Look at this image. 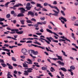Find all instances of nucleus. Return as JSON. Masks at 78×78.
Segmentation results:
<instances>
[{
    "label": "nucleus",
    "mask_w": 78,
    "mask_h": 78,
    "mask_svg": "<svg viewBox=\"0 0 78 78\" xmlns=\"http://www.w3.org/2000/svg\"><path fill=\"white\" fill-rule=\"evenodd\" d=\"M53 11L55 13L53 14L52 13H50L49 15H53L54 16H56V17H58V14H59V12L56 11L54 10H53Z\"/></svg>",
    "instance_id": "nucleus-3"
},
{
    "label": "nucleus",
    "mask_w": 78,
    "mask_h": 78,
    "mask_svg": "<svg viewBox=\"0 0 78 78\" xmlns=\"http://www.w3.org/2000/svg\"><path fill=\"white\" fill-rule=\"evenodd\" d=\"M61 13L63 15V16H66V14H65V13H64V11L62 10H61Z\"/></svg>",
    "instance_id": "nucleus-39"
},
{
    "label": "nucleus",
    "mask_w": 78,
    "mask_h": 78,
    "mask_svg": "<svg viewBox=\"0 0 78 78\" xmlns=\"http://www.w3.org/2000/svg\"><path fill=\"white\" fill-rule=\"evenodd\" d=\"M24 72V73H23V75H25V76L28 75L29 73H29L28 72V71L27 70H25Z\"/></svg>",
    "instance_id": "nucleus-14"
},
{
    "label": "nucleus",
    "mask_w": 78,
    "mask_h": 78,
    "mask_svg": "<svg viewBox=\"0 0 78 78\" xmlns=\"http://www.w3.org/2000/svg\"><path fill=\"white\" fill-rule=\"evenodd\" d=\"M45 19V17H41L40 18V19L41 20H44Z\"/></svg>",
    "instance_id": "nucleus-45"
},
{
    "label": "nucleus",
    "mask_w": 78,
    "mask_h": 78,
    "mask_svg": "<svg viewBox=\"0 0 78 78\" xmlns=\"http://www.w3.org/2000/svg\"><path fill=\"white\" fill-rule=\"evenodd\" d=\"M11 73L10 72H8V73L7 74V78H11V77H13V76H12Z\"/></svg>",
    "instance_id": "nucleus-8"
},
{
    "label": "nucleus",
    "mask_w": 78,
    "mask_h": 78,
    "mask_svg": "<svg viewBox=\"0 0 78 78\" xmlns=\"http://www.w3.org/2000/svg\"><path fill=\"white\" fill-rule=\"evenodd\" d=\"M20 58H22V59H24V58H25V57L24 55L21 56H20Z\"/></svg>",
    "instance_id": "nucleus-61"
},
{
    "label": "nucleus",
    "mask_w": 78,
    "mask_h": 78,
    "mask_svg": "<svg viewBox=\"0 0 78 78\" xmlns=\"http://www.w3.org/2000/svg\"><path fill=\"white\" fill-rule=\"evenodd\" d=\"M70 69L72 70H75V68L74 66H70Z\"/></svg>",
    "instance_id": "nucleus-24"
},
{
    "label": "nucleus",
    "mask_w": 78,
    "mask_h": 78,
    "mask_svg": "<svg viewBox=\"0 0 78 78\" xmlns=\"http://www.w3.org/2000/svg\"><path fill=\"white\" fill-rule=\"evenodd\" d=\"M16 0H12V1H10V2H11V3H14L16 2Z\"/></svg>",
    "instance_id": "nucleus-49"
},
{
    "label": "nucleus",
    "mask_w": 78,
    "mask_h": 78,
    "mask_svg": "<svg viewBox=\"0 0 78 78\" xmlns=\"http://www.w3.org/2000/svg\"><path fill=\"white\" fill-rule=\"evenodd\" d=\"M31 45H32L33 46H34V47H38V48H41V46H37L36 45L32 44Z\"/></svg>",
    "instance_id": "nucleus-27"
},
{
    "label": "nucleus",
    "mask_w": 78,
    "mask_h": 78,
    "mask_svg": "<svg viewBox=\"0 0 78 78\" xmlns=\"http://www.w3.org/2000/svg\"><path fill=\"white\" fill-rule=\"evenodd\" d=\"M40 39H42V40H43V41H45V42H47V44H50L49 41H48L47 40H45V39L44 38H40Z\"/></svg>",
    "instance_id": "nucleus-15"
},
{
    "label": "nucleus",
    "mask_w": 78,
    "mask_h": 78,
    "mask_svg": "<svg viewBox=\"0 0 78 78\" xmlns=\"http://www.w3.org/2000/svg\"><path fill=\"white\" fill-rule=\"evenodd\" d=\"M5 20V19L4 18H0V21L1 22H2V21H4Z\"/></svg>",
    "instance_id": "nucleus-50"
},
{
    "label": "nucleus",
    "mask_w": 78,
    "mask_h": 78,
    "mask_svg": "<svg viewBox=\"0 0 78 78\" xmlns=\"http://www.w3.org/2000/svg\"><path fill=\"white\" fill-rule=\"evenodd\" d=\"M7 65L9 67V69H13V67H12V66H11V65L9 64V63H7Z\"/></svg>",
    "instance_id": "nucleus-11"
},
{
    "label": "nucleus",
    "mask_w": 78,
    "mask_h": 78,
    "mask_svg": "<svg viewBox=\"0 0 78 78\" xmlns=\"http://www.w3.org/2000/svg\"><path fill=\"white\" fill-rule=\"evenodd\" d=\"M37 7H40L41 8H43L42 6H41V5L40 4H37Z\"/></svg>",
    "instance_id": "nucleus-20"
},
{
    "label": "nucleus",
    "mask_w": 78,
    "mask_h": 78,
    "mask_svg": "<svg viewBox=\"0 0 78 78\" xmlns=\"http://www.w3.org/2000/svg\"><path fill=\"white\" fill-rule=\"evenodd\" d=\"M46 30L48 32H49V33H51V34H53L54 35H55V36H58V37H59V35H58L55 32H53L52 31H51L50 30L47 29H46Z\"/></svg>",
    "instance_id": "nucleus-4"
},
{
    "label": "nucleus",
    "mask_w": 78,
    "mask_h": 78,
    "mask_svg": "<svg viewBox=\"0 0 78 78\" xmlns=\"http://www.w3.org/2000/svg\"><path fill=\"white\" fill-rule=\"evenodd\" d=\"M53 4V5H56L57 4V2H56V1H54Z\"/></svg>",
    "instance_id": "nucleus-56"
},
{
    "label": "nucleus",
    "mask_w": 78,
    "mask_h": 78,
    "mask_svg": "<svg viewBox=\"0 0 78 78\" xmlns=\"http://www.w3.org/2000/svg\"><path fill=\"white\" fill-rule=\"evenodd\" d=\"M34 43L35 44H37L38 45H41V44L39 42H37V41H35L34 42Z\"/></svg>",
    "instance_id": "nucleus-33"
},
{
    "label": "nucleus",
    "mask_w": 78,
    "mask_h": 78,
    "mask_svg": "<svg viewBox=\"0 0 78 78\" xmlns=\"http://www.w3.org/2000/svg\"><path fill=\"white\" fill-rule=\"evenodd\" d=\"M37 51H33V55H37Z\"/></svg>",
    "instance_id": "nucleus-34"
},
{
    "label": "nucleus",
    "mask_w": 78,
    "mask_h": 78,
    "mask_svg": "<svg viewBox=\"0 0 78 78\" xmlns=\"http://www.w3.org/2000/svg\"><path fill=\"white\" fill-rule=\"evenodd\" d=\"M72 45H73L76 48H77L78 49V46H76V45L75 44L73 43L72 44Z\"/></svg>",
    "instance_id": "nucleus-36"
},
{
    "label": "nucleus",
    "mask_w": 78,
    "mask_h": 78,
    "mask_svg": "<svg viewBox=\"0 0 78 78\" xmlns=\"http://www.w3.org/2000/svg\"><path fill=\"white\" fill-rule=\"evenodd\" d=\"M61 51L62 53L63 56H66V57H67V55H66V52L65 51H63V50H62Z\"/></svg>",
    "instance_id": "nucleus-18"
},
{
    "label": "nucleus",
    "mask_w": 78,
    "mask_h": 78,
    "mask_svg": "<svg viewBox=\"0 0 78 78\" xmlns=\"http://www.w3.org/2000/svg\"><path fill=\"white\" fill-rule=\"evenodd\" d=\"M46 39H47V40H48V41L50 42H51V41L50 40V37H46Z\"/></svg>",
    "instance_id": "nucleus-41"
},
{
    "label": "nucleus",
    "mask_w": 78,
    "mask_h": 78,
    "mask_svg": "<svg viewBox=\"0 0 78 78\" xmlns=\"http://www.w3.org/2000/svg\"><path fill=\"white\" fill-rule=\"evenodd\" d=\"M2 50H3V51H7V52H9L10 51V50L8 49H2Z\"/></svg>",
    "instance_id": "nucleus-26"
},
{
    "label": "nucleus",
    "mask_w": 78,
    "mask_h": 78,
    "mask_svg": "<svg viewBox=\"0 0 78 78\" xmlns=\"http://www.w3.org/2000/svg\"><path fill=\"white\" fill-rule=\"evenodd\" d=\"M28 15H31L32 17H34V13L31 11H29L28 12Z\"/></svg>",
    "instance_id": "nucleus-7"
},
{
    "label": "nucleus",
    "mask_w": 78,
    "mask_h": 78,
    "mask_svg": "<svg viewBox=\"0 0 78 78\" xmlns=\"http://www.w3.org/2000/svg\"><path fill=\"white\" fill-rule=\"evenodd\" d=\"M48 5L51 8H55V9H56V10L58 11V12H59V10L58 8V7L56 6H53L51 5V4H48Z\"/></svg>",
    "instance_id": "nucleus-5"
},
{
    "label": "nucleus",
    "mask_w": 78,
    "mask_h": 78,
    "mask_svg": "<svg viewBox=\"0 0 78 78\" xmlns=\"http://www.w3.org/2000/svg\"><path fill=\"white\" fill-rule=\"evenodd\" d=\"M77 18L75 16H73L71 17V20L72 21H75V20H76Z\"/></svg>",
    "instance_id": "nucleus-13"
},
{
    "label": "nucleus",
    "mask_w": 78,
    "mask_h": 78,
    "mask_svg": "<svg viewBox=\"0 0 78 78\" xmlns=\"http://www.w3.org/2000/svg\"><path fill=\"white\" fill-rule=\"evenodd\" d=\"M34 64H35V66H37V67H40V66L38 65V63H37L34 62Z\"/></svg>",
    "instance_id": "nucleus-32"
},
{
    "label": "nucleus",
    "mask_w": 78,
    "mask_h": 78,
    "mask_svg": "<svg viewBox=\"0 0 78 78\" xmlns=\"http://www.w3.org/2000/svg\"><path fill=\"white\" fill-rule=\"evenodd\" d=\"M12 61H15V62L17 61L16 59L14 57H12Z\"/></svg>",
    "instance_id": "nucleus-35"
},
{
    "label": "nucleus",
    "mask_w": 78,
    "mask_h": 78,
    "mask_svg": "<svg viewBox=\"0 0 78 78\" xmlns=\"http://www.w3.org/2000/svg\"><path fill=\"white\" fill-rule=\"evenodd\" d=\"M19 9L20 10L21 13L18 14L17 16V17H23L24 16V15L22 13H24L25 11H27V10H25V9L23 8H20Z\"/></svg>",
    "instance_id": "nucleus-1"
},
{
    "label": "nucleus",
    "mask_w": 78,
    "mask_h": 78,
    "mask_svg": "<svg viewBox=\"0 0 78 78\" xmlns=\"http://www.w3.org/2000/svg\"><path fill=\"white\" fill-rule=\"evenodd\" d=\"M26 43H28V44H32V41H27L26 42Z\"/></svg>",
    "instance_id": "nucleus-43"
},
{
    "label": "nucleus",
    "mask_w": 78,
    "mask_h": 78,
    "mask_svg": "<svg viewBox=\"0 0 78 78\" xmlns=\"http://www.w3.org/2000/svg\"><path fill=\"white\" fill-rule=\"evenodd\" d=\"M8 52V53H6L7 54V55H8V56H11V52H10V51Z\"/></svg>",
    "instance_id": "nucleus-47"
},
{
    "label": "nucleus",
    "mask_w": 78,
    "mask_h": 78,
    "mask_svg": "<svg viewBox=\"0 0 78 78\" xmlns=\"http://www.w3.org/2000/svg\"><path fill=\"white\" fill-rule=\"evenodd\" d=\"M59 41L60 42H66V40L63 39H60Z\"/></svg>",
    "instance_id": "nucleus-38"
},
{
    "label": "nucleus",
    "mask_w": 78,
    "mask_h": 78,
    "mask_svg": "<svg viewBox=\"0 0 78 78\" xmlns=\"http://www.w3.org/2000/svg\"><path fill=\"white\" fill-rule=\"evenodd\" d=\"M29 53L30 54V56H31V55H32V54H33V50H29Z\"/></svg>",
    "instance_id": "nucleus-17"
},
{
    "label": "nucleus",
    "mask_w": 78,
    "mask_h": 78,
    "mask_svg": "<svg viewBox=\"0 0 78 78\" xmlns=\"http://www.w3.org/2000/svg\"><path fill=\"white\" fill-rule=\"evenodd\" d=\"M4 46H5V47H9V44H4Z\"/></svg>",
    "instance_id": "nucleus-58"
},
{
    "label": "nucleus",
    "mask_w": 78,
    "mask_h": 78,
    "mask_svg": "<svg viewBox=\"0 0 78 78\" xmlns=\"http://www.w3.org/2000/svg\"><path fill=\"white\" fill-rule=\"evenodd\" d=\"M62 20H64V21L65 22H67V20H66V18H64L63 17V18H62Z\"/></svg>",
    "instance_id": "nucleus-48"
},
{
    "label": "nucleus",
    "mask_w": 78,
    "mask_h": 78,
    "mask_svg": "<svg viewBox=\"0 0 78 78\" xmlns=\"http://www.w3.org/2000/svg\"><path fill=\"white\" fill-rule=\"evenodd\" d=\"M47 23V21H44V22H42V24H44V25H45Z\"/></svg>",
    "instance_id": "nucleus-63"
},
{
    "label": "nucleus",
    "mask_w": 78,
    "mask_h": 78,
    "mask_svg": "<svg viewBox=\"0 0 78 78\" xmlns=\"http://www.w3.org/2000/svg\"><path fill=\"white\" fill-rule=\"evenodd\" d=\"M60 69L64 72H66V71H67V69H66L64 68H61Z\"/></svg>",
    "instance_id": "nucleus-23"
},
{
    "label": "nucleus",
    "mask_w": 78,
    "mask_h": 78,
    "mask_svg": "<svg viewBox=\"0 0 78 78\" xmlns=\"http://www.w3.org/2000/svg\"><path fill=\"white\" fill-rule=\"evenodd\" d=\"M31 21H34V22H36V20L34 18H32L31 19Z\"/></svg>",
    "instance_id": "nucleus-46"
},
{
    "label": "nucleus",
    "mask_w": 78,
    "mask_h": 78,
    "mask_svg": "<svg viewBox=\"0 0 78 78\" xmlns=\"http://www.w3.org/2000/svg\"><path fill=\"white\" fill-rule=\"evenodd\" d=\"M40 31L41 32V33H43L44 32V30L43 29H41L40 30Z\"/></svg>",
    "instance_id": "nucleus-52"
},
{
    "label": "nucleus",
    "mask_w": 78,
    "mask_h": 78,
    "mask_svg": "<svg viewBox=\"0 0 78 78\" xmlns=\"http://www.w3.org/2000/svg\"><path fill=\"white\" fill-rule=\"evenodd\" d=\"M26 8L27 10H30V9L31 8V7L27 6L26 7Z\"/></svg>",
    "instance_id": "nucleus-29"
},
{
    "label": "nucleus",
    "mask_w": 78,
    "mask_h": 78,
    "mask_svg": "<svg viewBox=\"0 0 78 78\" xmlns=\"http://www.w3.org/2000/svg\"><path fill=\"white\" fill-rule=\"evenodd\" d=\"M27 23H33V22H32L30 20H27L26 21Z\"/></svg>",
    "instance_id": "nucleus-30"
},
{
    "label": "nucleus",
    "mask_w": 78,
    "mask_h": 78,
    "mask_svg": "<svg viewBox=\"0 0 78 78\" xmlns=\"http://www.w3.org/2000/svg\"><path fill=\"white\" fill-rule=\"evenodd\" d=\"M46 67H42V70H47V66H46Z\"/></svg>",
    "instance_id": "nucleus-21"
},
{
    "label": "nucleus",
    "mask_w": 78,
    "mask_h": 78,
    "mask_svg": "<svg viewBox=\"0 0 78 78\" xmlns=\"http://www.w3.org/2000/svg\"><path fill=\"white\" fill-rule=\"evenodd\" d=\"M72 50H74V51H77V50L76 48H72Z\"/></svg>",
    "instance_id": "nucleus-55"
},
{
    "label": "nucleus",
    "mask_w": 78,
    "mask_h": 78,
    "mask_svg": "<svg viewBox=\"0 0 78 78\" xmlns=\"http://www.w3.org/2000/svg\"><path fill=\"white\" fill-rule=\"evenodd\" d=\"M42 11H47V10L46 9H45L44 8H43L42 9Z\"/></svg>",
    "instance_id": "nucleus-59"
},
{
    "label": "nucleus",
    "mask_w": 78,
    "mask_h": 78,
    "mask_svg": "<svg viewBox=\"0 0 78 78\" xmlns=\"http://www.w3.org/2000/svg\"><path fill=\"white\" fill-rule=\"evenodd\" d=\"M50 71L52 72H53L54 71H55V70L53 67H51V69H50Z\"/></svg>",
    "instance_id": "nucleus-25"
},
{
    "label": "nucleus",
    "mask_w": 78,
    "mask_h": 78,
    "mask_svg": "<svg viewBox=\"0 0 78 78\" xmlns=\"http://www.w3.org/2000/svg\"><path fill=\"white\" fill-rule=\"evenodd\" d=\"M13 7L14 8H16V7H19V5H18V4H17L16 5H14Z\"/></svg>",
    "instance_id": "nucleus-64"
},
{
    "label": "nucleus",
    "mask_w": 78,
    "mask_h": 78,
    "mask_svg": "<svg viewBox=\"0 0 78 78\" xmlns=\"http://www.w3.org/2000/svg\"><path fill=\"white\" fill-rule=\"evenodd\" d=\"M10 17H11V15L9 14H7L6 16V18H7V19H9V18H10Z\"/></svg>",
    "instance_id": "nucleus-31"
},
{
    "label": "nucleus",
    "mask_w": 78,
    "mask_h": 78,
    "mask_svg": "<svg viewBox=\"0 0 78 78\" xmlns=\"http://www.w3.org/2000/svg\"><path fill=\"white\" fill-rule=\"evenodd\" d=\"M30 3L31 4H32V5H35V4H36V3L33 1L30 2Z\"/></svg>",
    "instance_id": "nucleus-51"
},
{
    "label": "nucleus",
    "mask_w": 78,
    "mask_h": 78,
    "mask_svg": "<svg viewBox=\"0 0 78 78\" xmlns=\"http://www.w3.org/2000/svg\"><path fill=\"white\" fill-rule=\"evenodd\" d=\"M23 66L24 67H28V65L26 64V63H23Z\"/></svg>",
    "instance_id": "nucleus-19"
},
{
    "label": "nucleus",
    "mask_w": 78,
    "mask_h": 78,
    "mask_svg": "<svg viewBox=\"0 0 78 78\" xmlns=\"http://www.w3.org/2000/svg\"><path fill=\"white\" fill-rule=\"evenodd\" d=\"M20 22L22 25H24V21L23 20H20Z\"/></svg>",
    "instance_id": "nucleus-40"
},
{
    "label": "nucleus",
    "mask_w": 78,
    "mask_h": 78,
    "mask_svg": "<svg viewBox=\"0 0 78 78\" xmlns=\"http://www.w3.org/2000/svg\"><path fill=\"white\" fill-rule=\"evenodd\" d=\"M27 60L29 62H27V63L29 64H33V62L31 61V60L30 59H27Z\"/></svg>",
    "instance_id": "nucleus-9"
},
{
    "label": "nucleus",
    "mask_w": 78,
    "mask_h": 78,
    "mask_svg": "<svg viewBox=\"0 0 78 78\" xmlns=\"http://www.w3.org/2000/svg\"><path fill=\"white\" fill-rule=\"evenodd\" d=\"M37 23L38 24V25H42V23L40 22H38Z\"/></svg>",
    "instance_id": "nucleus-60"
},
{
    "label": "nucleus",
    "mask_w": 78,
    "mask_h": 78,
    "mask_svg": "<svg viewBox=\"0 0 78 78\" xmlns=\"http://www.w3.org/2000/svg\"><path fill=\"white\" fill-rule=\"evenodd\" d=\"M1 65L3 66L4 67H6L7 65L5 63H1Z\"/></svg>",
    "instance_id": "nucleus-37"
},
{
    "label": "nucleus",
    "mask_w": 78,
    "mask_h": 78,
    "mask_svg": "<svg viewBox=\"0 0 78 78\" xmlns=\"http://www.w3.org/2000/svg\"><path fill=\"white\" fill-rule=\"evenodd\" d=\"M48 3H45L44 4V6H47V5H48Z\"/></svg>",
    "instance_id": "nucleus-57"
},
{
    "label": "nucleus",
    "mask_w": 78,
    "mask_h": 78,
    "mask_svg": "<svg viewBox=\"0 0 78 78\" xmlns=\"http://www.w3.org/2000/svg\"><path fill=\"white\" fill-rule=\"evenodd\" d=\"M57 63L59 64L60 65H61L62 66H64V63L60 61H58L57 62Z\"/></svg>",
    "instance_id": "nucleus-10"
},
{
    "label": "nucleus",
    "mask_w": 78,
    "mask_h": 78,
    "mask_svg": "<svg viewBox=\"0 0 78 78\" xmlns=\"http://www.w3.org/2000/svg\"><path fill=\"white\" fill-rule=\"evenodd\" d=\"M59 73L61 76H64V75L62 73H61V72H60Z\"/></svg>",
    "instance_id": "nucleus-44"
},
{
    "label": "nucleus",
    "mask_w": 78,
    "mask_h": 78,
    "mask_svg": "<svg viewBox=\"0 0 78 78\" xmlns=\"http://www.w3.org/2000/svg\"><path fill=\"white\" fill-rule=\"evenodd\" d=\"M32 70H33V69L32 68H28L27 70V71L29 73L32 72Z\"/></svg>",
    "instance_id": "nucleus-16"
},
{
    "label": "nucleus",
    "mask_w": 78,
    "mask_h": 78,
    "mask_svg": "<svg viewBox=\"0 0 78 78\" xmlns=\"http://www.w3.org/2000/svg\"><path fill=\"white\" fill-rule=\"evenodd\" d=\"M34 27H36V28H37V27H38V26H39V25H38L37 23L36 24L34 25Z\"/></svg>",
    "instance_id": "nucleus-54"
},
{
    "label": "nucleus",
    "mask_w": 78,
    "mask_h": 78,
    "mask_svg": "<svg viewBox=\"0 0 78 78\" xmlns=\"http://www.w3.org/2000/svg\"><path fill=\"white\" fill-rule=\"evenodd\" d=\"M72 34V37L73 38V39H74L75 40V34H73V33H72L71 34Z\"/></svg>",
    "instance_id": "nucleus-28"
},
{
    "label": "nucleus",
    "mask_w": 78,
    "mask_h": 78,
    "mask_svg": "<svg viewBox=\"0 0 78 78\" xmlns=\"http://www.w3.org/2000/svg\"><path fill=\"white\" fill-rule=\"evenodd\" d=\"M9 3H11V2H7L5 4V5L4 6L5 7H8V4H9Z\"/></svg>",
    "instance_id": "nucleus-22"
},
{
    "label": "nucleus",
    "mask_w": 78,
    "mask_h": 78,
    "mask_svg": "<svg viewBox=\"0 0 78 78\" xmlns=\"http://www.w3.org/2000/svg\"><path fill=\"white\" fill-rule=\"evenodd\" d=\"M48 74L50 76H51V77H53V75H52L51 73H49Z\"/></svg>",
    "instance_id": "nucleus-62"
},
{
    "label": "nucleus",
    "mask_w": 78,
    "mask_h": 78,
    "mask_svg": "<svg viewBox=\"0 0 78 78\" xmlns=\"http://www.w3.org/2000/svg\"><path fill=\"white\" fill-rule=\"evenodd\" d=\"M36 34L40 36V35H42V33H36Z\"/></svg>",
    "instance_id": "nucleus-53"
},
{
    "label": "nucleus",
    "mask_w": 78,
    "mask_h": 78,
    "mask_svg": "<svg viewBox=\"0 0 78 78\" xmlns=\"http://www.w3.org/2000/svg\"><path fill=\"white\" fill-rule=\"evenodd\" d=\"M22 52L23 53V55H26V53L27 52V51L26 49L23 48L22 49Z\"/></svg>",
    "instance_id": "nucleus-6"
},
{
    "label": "nucleus",
    "mask_w": 78,
    "mask_h": 78,
    "mask_svg": "<svg viewBox=\"0 0 78 78\" xmlns=\"http://www.w3.org/2000/svg\"><path fill=\"white\" fill-rule=\"evenodd\" d=\"M19 29H12L11 30V31L12 32H15L16 31V33L18 34H22L23 33V31H19Z\"/></svg>",
    "instance_id": "nucleus-2"
},
{
    "label": "nucleus",
    "mask_w": 78,
    "mask_h": 78,
    "mask_svg": "<svg viewBox=\"0 0 78 78\" xmlns=\"http://www.w3.org/2000/svg\"><path fill=\"white\" fill-rule=\"evenodd\" d=\"M56 55L58 57V59H60V60H61L62 61H63V59L62 58V56H58V54H56Z\"/></svg>",
    "instance_id": "nucleus-12"
},
{
    "label": "nucleus",
    "mask_w": 78,
    "mask_h": 78,
    "mask_svg": "<svg viewBox=\"0 0 78 78\" xmlns=\"http://www.w3.org/2000/svg\"><path fill=\"white\" fill-rule=\"evenodd\" d=\"M0 62H1V63H4V60L2 59H0Z\"/></svg>",
    "instance_id": "nucleus-42"
}]
</instances>
